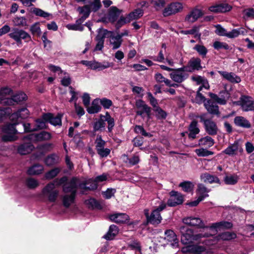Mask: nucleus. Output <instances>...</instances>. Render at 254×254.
I'll list each match as a JSON object with an SVG mask.
<instances>
[{
    "label": "nucleus",
    "instance_id": "f257e3e1",
    "mask_svg": "<svg viewBox=\"0 0 254 254\" xmlns=\"http://www.w3.org/2000/svg\"><path fill=\"white\" fill-rule=\"evenodd\" d=\"M179 231L182 235L181 242L184 244H189L202 237H208L210 235V234L207 233L194 235L193 231L186 226H180L179 227Z\"/></svg>",
    "mask_w": 254,
    "mask_h": 254
},
{
    "label": "nucleus",
    "instance_id": "f03ea898",
    "mask_svg": "<svg viewBox=\"0 0 254 254\" xmlns=\"http://www.w3.org/2000/svg\"><path fill=\"white\" fill-rule=\"evenodd\" d=\"M159 206L152 211L149 216L148 210H145V215L148 222L152 224H158L161 222L162 217L160 212L164 210L166 207V204L162 200H158Z\"/></svg>",
    "mask_w": 254,
    "mask_h": 254
},
{
    "label": "nucleus",
    "instance_id": "7ed1b4c3",
    "mask_svg": "<svg viewBox=\"0 0 254 254\" xmlns=\"http://www.w3.org/2000/svg\"><path fill=\"white\" fill-rule=\"evenodd\" d=\"M8 36L16 43L18 46L22 45V40L25 42H28L31 40L30 35L27 32L18 28H13Z\"/></svg>",
    "mask_w": 254,
    "mask_h": 254
},
{
    "label": "nucleus",
    "instance_id": "20e7f679",
    "mask_svg": "<svg viewBox=\"0 0 254 254\" xmlns=\"http://www.w3.org/2000/svg\"><path fill=\"white\" fill-rule=\"evenodd\" d=\"M107 175L103 174L97 176L95 180L92 179H88L81 183H80L79 187L80 189L87 190H94L97 188V183L102 182L107 180Z\"/></svg>",
    "mask_w": 254,
    "mask_h": 254
},
{
    "label": "nucleus",
    "instance_id": "39448f33",
    "mask_svg": "<svg viewBox=\"0 0 254 254\" xmlns=\"http://www.w3.org/2000/svg\"><path fill=\"white\" fill-rule=\"evenodd\" d=\"M59 194V190L56 189L55 183L47 184L42 190L41 195L47 198L50 202H55Z\"/></svg>",
    "mask_w": 254,
    "mask_h": 254
},
{
    "label": "nucleus",
    "instance_id": "423d86ee",
    "mask_svg": "<svg viewBox=\"0 0 254 254\" xmlns=\"http://www.w3.org/2000/svg\"><path fill=\"white\" fill-rule=\"evenodd\" d=\"M16 125H18V124L14 123L13 124H7L3 127L2 131L5 133L1 137L3 141H10L15 140L14 135L17 133H21L16 128Z\"/></svg>",
    "mask_w": 254,
    "mask_h": 254
},
{
    "label": "nucleus",
    "instance_id": "0eeeda50",
    "mask_svg": "<svg viewBox=\"0 0 254 254\" xmlns=\"http://www.w3.org/2000/svg\"><path fill=\"white\" fill-rule=\"evenodd\" d=\"M171 79L177 83H181L188 77L186 69L184 66L177 69H173V72L170 74Z\"/></svg>",
    "mask_w": 254,
    "mask_h": 254
},
{
    "label": "nucleus",
    "instance_id": "6e6552de",
    "mask_svg": "<svg viewBox=\"0 0 254 254\" xmlns=\"http://www.w3.org/2000/svg\"><path fill=\"white\" fill-rule=\"evenodd\" d=\"M183 9V4L179 2H172L168 5L163 11V15L167 17L180 12Z\"/></svg>",
    "mask_w": 254,
    "mask_h": 254
},
{
    "label": "nucleus",
    "instance_id": "1a4fd4ad",
    "mask_svg": "<svg viewBox=\"0 0 254 254\" xmlns=\"http://www.w3.org/2000/svg\"><path fill=\"white\" fill-rule=\"evenodd\" d=\"M224 88V90L220 92L219 96L212 93H209V96L217 103L220 105H225L230 97V93L226 90V85H225Z\"/></svg>",
    "mask_w": 254,
    "mask_h": 254
},
{
    "label": "nucleus",
    "instance_id": "9d476101",
    "mask_svg": "<svg viewBox=\"0 0 254 254\" xmlns=\"http://www.w3.org/2000/svg\"><path fill=\"white\" fill-rule=\"evenodd\" d=\"M107 34H110V33L108 32V30L104 29H100L99 30L98 35L95 38L97 44L94 49V52L102 50L104 47V39Z\"/></svg>",
    "mask_w": 254,
    "mask_h": 254
},
{
    "label": "nucleus",
    "instance_id": "9b49d317",
    "mask_svg": "<svg viewBox=\"0 0 254 254\" xmlns=\"http://www.w3.org/2000/svg\"><path fill=\"white\" fill-rule=\"evenodd\" d=\"M143 10L140 8H137L131 12L126 17H121L119 20V22L122 23L123 24L128 23L131 21L139 18L143 15Z\"/></svg>",
    "mask_w": 254,
    "mask_h": 254
},
{
    "label": "nucleus",
    "instance_id": "f8f14e48",
    "mask_svg": "<svg viewBox=\"0 0 254 254\" xmlns=\"http://www.w3.org/2000/svg\"><path fill=\"white\" fill-rule=\"evenodd\" d=\"M204 13L202 10L196 6L192 9L185 17V21L189 23H193L202 17Z\"/></svg>",
    "mask_w": 254,
    "mask_h": 254
},
{
    "label": "nucleus",
    "instance_id": "ddd939ff",
    "mask_svg": "<svg viewBox=\"0 0 254 254\" xmlns=\"http://www.w3.org/2000/svg\"><path fill=\"white\" fill-rule=\"evenodd\" d=\"M79 184L78 179L73 178L69 182L64 185L63 191L65 193H76L77 189Z\"/></svg>",
    "mask_w": 254,
    "mask_h": 254
},
{
    "label": "nucleus",
    "instance_id": "4468645a",
    "mask_svg": "<svg viewBox=\"0 0 254 254\" xmlns=\"http://www.w3.org/2000/svg\"><path fill=\"white\" fill-rule=\"evenodd\" d=\"M187 72H192L195 70H198L202 68L201 60L199 58H192L189 61L187 65L184 66Z\"/></svg>",
    "mask_w": 254,
    "mask_h": 254
},
{
    "label": "nucleus",
    "instance_id": "2eb2a0df",
    "mask_svg": "<svg viewBox=\"0 0 254 254\" xmlns=\"http://www.w3.org/2000/svg\"><path fill=\"white\" fill-rule=\"evenodd\" d=\"M183 222L187 225L196 227L197 228H205V225L203 221L197 217H188L183 219Z\"/></svg>",
    "mask_w": 254,
    "mask_h": 254
},
{
    "label": "nucleus",
    "instance_id": "dca6fc26",
    "mask_svg": "<svg viewBox=\"0 0 254 254\" xmlns=\"http://www.w3.org/2000/svg\"><path fill=\"white\" fill-rule=\"evenodd\" d=\"M183 196L177 191H172L170 192V198L168 200V205L170 206H175L182 204L183 202Z\"/></svg>",
    "mask_w": 254,
    "mask_h": 254
},
{
    "label": "nucleus",
    "instance_id": "f3484780",
    "mask_svg": "<svg viewBox=\"0 0 254 254\" xmlns=\"http://www.w3.org/2000/svg\"><path fill=\"white\" fill-rule=\"evenodd\" d=\"M135 106L138 109L136 111L137 115L142 116L143 114L146 113L148 117H149L151 108L144 101L141 100H137L135 103Z\"/></svg>",
    "mask_w": 254,
    "mask_h": 254
},
{
    "label": "nucleus",
    "instance_id": "a211bd4d",
    "mask_svg": "<svg viewBox=\"0 0 254 254\" xmlns=\"http://www.w3.org/2000/svg\"><path fill=\"white\" fill-rule=\"evenodd\" d=\"M239 102L244 111H252L254 109V102L250 97L242 96Z\"/></svg>",
    "mask_w": 254,
    "mask_h": 254
},
{
    "label": "nucleus",
    "instance_id": "6ab92c4d",
    "mask_svg": "<svg viewBox=\"0 0 254 254\" xmlns=\"http://www.w3.org/2000/svg\"><path fill=\"white\" fill-rule=\"evenodd\" d=\"M43 119L54 126L62 125V115L60 114L54 116L51 113L44 114L43 115Z\"/></svg>",
    "mask_w": 254,
    "mask_h": 254
},
{
    "label": "nucleus",
    "instance_id": "aec40b11",
    "mask_svg": "<svg viewBox=\"0 0 254 254\" xmlns=\"http://www.w3.org/2000/svg\"><path fill=\"white\" fill-rule=\"evenodd\" d=\"M26 95L22 92L17 93L13 96L11 98H8L6 96L4 104L7 105H14V103H18L26 99Z\"/></svg>",
    "mask_w": 254,
    "mask_h": 254
},
{
    "label": "nucleus",
    "instance_id": "412c9836",
    "mask_svg": "<svg viewBox=\"0 0 254 254\" xmlns=\"http://www.w3.org/2000/svg\"><path fill=\"white\" fill-rule=\"evenodd\" d=\"M108 32L110 33L109 35L107 34L106 35V37L110 38V43L113 46V50H116L119 48L122 43L123 40L121 38V37H119L118 35L115 36L114 35V33L112 31H108Z\"/></svg>",
    "mask_w": 254,
    "mask_h": 254
},
{
    "label": "nucleus",
    "instance_id": "4be33fe9",
    "mask_svg": "<svg viewBox=\"0 0 254 254\" xmlns=\"http://www.w3.org/2000/svg\"><path fill=\"white\" fill-rule=\"evenodd\" d=\"M232 6L226 3H221L209 7V10L213 12H226L232 9Z\"/></svg>",
    "mask_w": 254,
    "mask_h": 254
},
{
    "label": "nucleus",
    "instance_id": "5701e85b",
    "mask_svg": "<svg viewBox=\"0 0 254 254\" xmlns=\"http://www.w3.org/2000/svg\"><path fill=\"white\" fill-rule=\"evenodd\" d=\"M29 112L26 108L19 109L16 112L14 113L10 116V119L13 122H16L19 119H24L29 116Z\"/></svg>",
    "mask_w": 254,
    "mask_h": 254
},
{
    "label": "nucleus",
    "instance_id": "b1692460",
    "mask_svg": "<svg viewBox=\"0 0 254 254\" xmlns=\"http://www.w3.org/2000/svg\"><path fill=\"white\" fill-rule=\"evenodd\" d=\"M109 218L116 223H125L128 221L129 217L126 213H119L110 215Z\"/></svg>",
    "mask_w": 254,
    "mask_h": 254
},
{
    "label": "nucleus",
    "instance_id": "393cba45",
    "mask_svg": "<svg viewBox=\"0 0 254 254\" xmlns=\"http://www.w3.org/2000/svg\"><path fill=\"white\" fill-rule=\"evenodd\" d=\"M219 73L224 78L232 83H239L241 81L240 78L233 72H228L224 71H219Z\"/></svg>",
    "mask_w": 254,
    "mask_h": 254
},
{
    "label": "nucleus",
    "instance_id": "a878e982",
    "mask_svg": "<svg viewBox=\"0 0 254 254\" xmlns=\"http://www.w3.org/2000/svg\"><path fill=\"white\" fill-rule=\"evenodd\" d=\"M204 128L206 132L211 135H214L217 134L218 128L216 123L212 120L206 121L205 123Z\"/></svg>",
    "mask_w": 254,
    "mask_h": 254
},
{
    "label": "nucleus",
    "instance_id": "bb28decb",
    "mask_svg": "<svg viewBox=\"0 0 254 254\" xmlns=\"http://www.w3.org/2000/svg\"><path fill=\"white\" fill-rule=\"evenodd\" d=\"M34 148V146L31 142L24 143L17 148V152L21 155H26L30 153Z\"/></svg>",
    "mask_w": 254,
    "mask_h": 254
},
{
    "label": "nucleus",
    "instance_id": "cd10ccee",
    "mask_svg": "<svg viewBox=\"0 0 254 254\" xmlns=\"http://www.w3.org/2000/svg\"><path fill=\"white\" fill-rule=\"evenodd\" d=\"M204 106L210 114L213 115L219 114L218 106L211 100H207L206 102H204Z\"/></svg>",
    "mask_w": 254,
    "mask_h": 254
},
{
    "label": "nucleus",
    "instance_id": "c85d7f7f",
    "mask_svg": "<svg viewBox=\"0 0 254 254\" xmlns=\"http://www.w3.org/2000/svg\"><path fill=\"white\" fill-rule=\"evenodd\" d=\"M101 110V106L100 103V99H95L91 103L90 106H88L87 108V111L89 114H93L97 113Z\"/></svg>",
    "mask_w": 254,
    "mask_h": 254
},
{
    "label": "nucleus",
    "instance_id": "c756f323",
    "mask_svg": "<svg viewBox=\"0 0 254 254\" xmlns=\"http://www.w3.org/2000/svg\"><path fill=\"white\" fill-rule=\"evenodd\" d=\"M189 137L191 139L195 138L196 135L199 132L197 122L196 121H193L190 123L189 127Z\"/></svg>",
    "mask_w": 254,
    "mask_h": 254
},
{
    "label": "nucleus",
    "instance_id": "7c9ffc66",
    "mask_svg": "<svg viewBox=\"0 0 254 254\" xmlns=\"http://www.w3.org/2000/svg\"><path fill=\"white\" fill-rule=\"evenodd\" d=\"M44 171V167L39 164H35L27 170V173L30 175H38Z\"/></svg>",
    "mask_w": 254,
    "mask_h": 254
},
{
    "label": "nucleus",
    "instance_id": "2f4dec72",
    "mask_svg": "<svg viewBox=\"0 0 254 254\" xmlns=\"http://www.w3.org/2000/svg\"><path fill=\"white\" fill-rule=\"evenodd\" d=\"M106 123L104 122V115H100V118L96 119L93 123V127L94 132L105 129Z\"/></svg>",
    "mask_w": 254,
    "mask_h": 254
},
{
    "label": "nucleus",
    "instance_id": "473e14b6",
    "mask_svg": "<svg viewBox=\"0 0 254 254\" xmlns=\"http://www.w3.org/2000/svg\"><path fill=\"white\" fill-rule=\"evenodd\" d=\"M200 179L204 183L210 184L215 183L220 184V180L217 177L210 175L207 173L201 174L200 176Z\"/></svg>",
    "mask_w": 254,
    "mask_h": 254
},
{
    "label": "nucleus",
    "instance_id": "72a5a7b5",
    "mask_svg": "<svg viewBox=\"0 0 254 254\" xmlns=\"http://www.w3.org/2000/svg\"><path fill=\"white\" fill-rule=\"evenodd\" d=\"M234 123L237 126L244 127L250 128L251 124L246 118L242 116H237L234 119Z\"/></svg>",
    "mask_w": 254,
    "mask_h": 254
},
{
    "label": "nucleus",
    "instance_id": "f704fd0d",
    "mask_svg": "<svg viewBox=\"0 0 254 254\" xmlns=\"http://www.w3.org/2000/svg\"><path fill=\"white\" fill-rule=\"evenodd\" d=\"M232 227V224L228 221H221L212 223L209 228L211 229L220 230L222 229H229Z\"/></svg>",
    "mask_w": 254,
    "mask_h": 254
},
{
    "label": "nucleus",
    "instance_id": "c9c22d12",
    "mask_svg": "<svg viewBox=\"0 0 254 254\" xmlns=\"http://www.w3.org/2000/svg\"><path fill=\"white\" fill-rule=\"evenodd\" d=\"M118 227L115 225H112L110 226L108 233L104 236V238L108 240H112L118 234Z\"/></svg>",
    "mask_w": 254,
    "mask_h": 254
},
{
    "label": "nucleus",
    "instance_id": "e433bc0d",
    "mask_svg": "<svg viewBox=\"0 0 254 254\" xmlns=\"http://www.w3.org/2000/svg\"><path fill=\"white\" fill-rule=\"evenodd\" d=\"M198 144L199 145L209 148L214 145V140L210 136H206L199 140Z\"/></svg>",
    "mask_w": 254,
    "mask_h": 254
},
{
    "label": "nucleus",
    "instance_id": "4c0bfd02",
    "mask_svg": "<svg viewBox=\"0 0 254 254\" xmlns=\"http://www.w3.org/2000/svg\"><path fill=\"white\" fill-rule=\"evenodd\" d=\"M76 193L65 194L63 196V203L64 207H68L73 203Z\"/></svg>",
    "mask_w": 254,
    "mask_h": 254
},
{
    "label": "nucleus",
    "instance_id": "58836bf2",
    "mask_svg": "<svg viewBox=\"0 0 254 254\" xmlns=\"http://www.w3.org/2000/svg\"><path fill=\"white\" fill-rule=\"evenodd\" d=\"M44 162L46 165L52 166L59 162V157L56 154H52L45 158Z\"/></svg>",
    "mask_w": 254,
    "mask_h": 254
},
{
    "label": "nucleus",
    "instance_id": "ea45409f",
    "mask_svg": "<svg viewBox=\"0 0 254 254\" xmlns=\"http://www.w3.org/2000/svg\"><path fill=\"white\" fill-rule=\"evenodd\" d=\"M120 11L118 8L115 6H112L109 9V19L110 21L113 22L115 21L120 14Z\"/></svg>",
    "mask_w": 254,
    "mask_h": 254
},
{
    "label": "nucleus",
    "instance_id": "a19ab883",
    "mask_svg": "<svg viewBox=\"0 0 254 254\" xmlns=\"http://www.w3.org/2000/svg\"><path fill=\"white\" fill-rule=\"evenodd\" d=\"M165 237L164 238V240H166L168 242H173L172 244V245H174V244L177 243V236L175 234V233L171 230H168L165 232Z\"/></svg>",
    "mask_w": 254,
    "mask_h": 254
},
{
    "label": "nucleus",
    "instance_id": "79ce46f5",
    "mask_svg": "<svg viewBox=\"0 0 254 254\" xmlns=\"http://www.w3.org/2000/svg\"><path fill=\"white\" fill-rule=\"evenodd\" d=\"M239 177L236 175H226L224 178V181L227 185H234L237 183Z\"/></svg>",
    "mask_w": 254,
    "mask_h": 254
},
{
    "label": "nucleus",
    "instance_id": "37998d69",
    "mask_svg": "<svg viewBox=\"0 0 254 254\" xmlns=\"http://www.w3.org/2000/svg\"><path fill=\"white\" fill-rule=\"evenodd\" d=\"M35 137L38 141L48 140L52 138V135L49 132L43 131L35 134Z\"/></svg>",
    "mask_w": 254,
    "mask_h": 254
},
{
    "label": "nucleus",
    "instance_id": "c03bdc74",
    "mask_svg": "<svg viewBox=\"0 0 254 254\" xmlns=\"http://www.w3.org/2000/svg\"><path fill=\"white\" fill-rule=\"evenodd\" d=\"M197 187L198 188L196 192L199 197L203 196V199L205 197L208 196L207 193L209 192V190L203 184H199Z\"/></svg>",
    "mask_w": 254,
    "mask_h": 254
},
{
    "label": "nucleus",
    "instance_id": "a18cd8bd",
    "mask_svg": "<svg viewBox=\"0 0 254 254\" xmlns=\"http://www.w3.org/2000/svg\"><path fill=\"white\" fill-rule=\"evenodd\" d=\"M236 237V235L235 233L227 232H224V233H222L221 234L219 235L217 237V240L228 241V240H230L235 239Z\"/></svg>",
    "mask_w": 254,
    "mask_h": 254
},
{
    "label": "nucleus",
    "instance_id": "49530a36",
    "mask_svg": "<svg viewBox=\"0 0 254 254\" xmlns=\"http://www.w3.org/2000/svg\"><path fill=\"white\" fill-rule=\"evenodd\" d=\"M11 90L7 87L0 89V103L4 104L6 96L11 94Z\"/></svg>",
    "mask_w": 254,
    "mask_h": 254
},
{
    "label": "nucleus",
    "instance_id": "de8ad7c7",
    "mask_svg": "<svg viewBox=\"0 0 254 254\" xmlns=\"http://www.w3.org/2000/svg\"><path fill=\"white\" fill-rule=\"evenodd\" d=\"M149 2L157 11L162 9L165 3L164 0H149Z\"/></svg>",
    "mask_w": 254,
    "mask_h": 254
},
{
    "label": "nucleus",
    "instance_id": "09e8293b",
    "mask_svg": "<svg viewBox=\"0 0 254 254\" xmlns=\"http://www.w3.org/2000/svg\"><path fill=\"white\" fill-rule=\"evenodd\" d=\"M104 122L108 123V129L109 132H111L115 126L114 119L111 117L108 112H106V115L104 116Z\"/></svg>",
    "mask_w": 254,
    "mask_h": 254
},
{
    "label": "nucleus",
    "instance_id": "8fccbe9b",
    "mask_svg": "<svg viewBox=\"0 0 254 254\" xmlns=\"http://www.w3.org/2000/svg\"><path fill=\"white\" fill-rule=\"evenodd\" d=\"M245 33V29L243 28H240L238 29H234L231 31L228 32L226 34V37L229 38H234L238 37L241 34H243Z\"/></svg>",
    "mask_w": 254,
    "mask_h": 254
},
{
    "label": "nucleus",
    "instance_id": "3c124183",
    "mask_svg": "<svg viewBox=\"0 0 254 254\" xmlns=\"http://www.w3.org/2000/svg\"><path fill=\"white\" fill-rule=\"evenodd\" d=\"M193 49L197 51L198 54L203 58L206 57L208 52L207 49L203 45L199 44L195 45Z\"/></svg>",
    "mask_w": 254,
    "mask_h": 254
},
{
    "label": "nucleus",
    "instance_id": "603ef678",
    "mask_svg": "<svg viewBox=\"0 0 254 254\" xmlns=\"http://www.w3.org/2000/svg\"><path fill=\"white\" fill-rule=\"evenodd\" d=\"M13 24L16 26H25L27 25V20L24 17H15L12 20Z\"/></svg>",
    "mask_w": 254,
    "mask_h": 254
},
{
    "label": "nucleus",
    "instance_id": "864d4df0",
    "mask_svg": "<svg viewBox=\"0 0 254 254\" xmlns=\"http://www.w3.org/2000/svg\"><path fill=\"white\" fill-rule=\"evenodd\" d=\"M238 143H234L229 145L222 152L229 155H233L235 154V152L238 150Z\"/></svg>",
    "mask_w": 254,
    "mask_h": 254
},
{
    "label": "nucleus",
    "instance_id": "5fc2aeb1",
    "mask_svg": "<svg viewBox=\"0 0 254 254\" xmlns=\"http://www.w3.org/2000/svg\"><path fill=\"white\" fill-rule=\"evenodd\" d=\"M179 186L184 191L190 192L192 190L194 185L190 182L186 181L180 183Z\"/></svg>",
    "mask_w": 254,
    "mask_h": 254
},
{
    "label": "nucleus",
    "instance_id": "6e6d98bb",
    "mask_svg": "<svg viewBox=\"0 0 254 254\" xmlns=\"http://www.w3.org/2000/svg\"><path fill=\"white\" fill-rule=\"evenodd\" d=\"M202 87L200 86L197 91L195 98L194 99L195 102L198 104H200L202 103L204 104V102H206L207 100H206L204 96L202 95L201 93H200V91L202 90Z\"/></svg>",
    "mask_w": 254,
    "mask_h": 254
},
{
    "label": "nucleus",
    "instance_id": "4d7b16f0",
    "mask_svg": "<svg viewBox=\"0 0 254 254\" xmlns=\"http://www.w3.org/2000/svg\"><path fill=\"white\" fill-rule=\"evenodd\" d=\"M26 185L28 188L34 189L39 186V183L34 178H29L26 181Z\"/></svg>",
    "mask_w": 254,
    "mask_h": 254
},
{
    "label": "nucleus",
    "instance_id": "13d9d810",
    "mask_svg": "<svg viewBox=\"0 0 254 254\" xmlns=\"http://www.w3.org/2000/svg\"><path fill=\"white\" fill-rule=\"evenodd\" d=\"M47 122H48V121H46L43 119V116H42V118L37 119L35 121L34 126L35 128L36 129V131L46 128V123Z\"/></svg>",
    "mask_w": 254,
    "mask_h": 254
},
{
    "label": "nucleus",
    "instance_id": "bf43d9fd",
    "mask_svg": "<svg viewBox=\"0 0 254 254\" xmlns=\"http://www.w3.org/2000/svg\"><path fill=\"white\" fill-rule=\"evenodd\" d=\"M196 154L200 157H206L214 154V152L204 148L196 149L195 150Z\"/></svg>",
    "mask_w": 254,
    "mask_h": 254
},
{
    "label": "nucleus",
    "instance_id": "052dcab7",
    "mask_svg": "<svg viewBox=\"0 0 254 254\" xmlns=\"http://www.w3.org/2000/svg\"><path fill=\"white\" fill-rule=\"evenodd\" d=\"M60 169L55 168L46 173L45 177L46 179H52L55 177L60 173Z\"/></svg>",
    "mask_w": 254,
    "mask_h": 254
},
{
    "label": "nucleus",
    "instance_id": "680f3d73",
    "mask_svg": "<svg viewBox=\"0 0 254 254\" xmlns=\"http://www.w3.org/2000/svg\"><path fill=\"white\" fill-rule=\"evenodd\" d=\"M213 47L215 49L219 50L220 49L229 50V46L226 43L221 42L219 41H215L213 43Z\"/></svg>",
    "mask_w": 254,
    "mask_h": 254
},
{
    "label": "nucleus",
    "instance_id": "e2e57ef3",
    "mask_svg": "<svg viewBox=\"0 0 254 254\" xmlns=\"http://www.w3.org/2000/svg\"><path fill=\"white\" fill-rule=\"evenodd\" d=\"M156 116L158 119H164L167 116L166 112L159 107L154 109Z\"/></svg>",
    "mask_w": 254,
    "mask_h": 254
},
{
    "label": "nucleus",
    "instance_id": "0e129e2a",
    "mask_svg": "<svg viewBox=\"0 0 254 254\" xmlns=\"http://www.w3.org/2000/svg\"><path fill=\"white\" fill-rule=\"evenodd\" d=\"M33 11L36 15L39 16L44 18H47L51 15L50 13L45 12L43 10L38 8H35Z\"/></svg>",
    "mask_w": 254,
    "mask_h": 254
},
{
    "label": "nucleus",
    "instance_id": "69168bd1",
    "mask_svg": "<svg viewBox=\"0 0 254 254\" xmlns=\"http://www.w3.org/2000/svg\"><path fill=\"white\" fill-rule=\"evenodd\" d=\"M66 27L68 30L80 31H82L83 30V26L82 25H80L76 21V23L74 24H67Z\"/></svg>",
    "mask_w": 254,
    "mask_h": 254
},
{
    "label": "nucleus",
    "instance_id": "338daca9",
    "mask_svg": "<svg viewBox=\"0 0 254 254\" xmlns=\"http://www.w3.org/2000/svg\"><path fill=\"white\" fill-rule=\"evenodd\" d=\"M78 11L80 14L88 17L91 10L89 6L88 5H86L83 7H78Z\"/></svg>",
    "mask_w": 254,
    "mask_h": 254
},
{
    "label": "nucleus",
    "instance_id": "774afa93",
    "mask_svg": "<svg viewBox=\"0 0 254 254\" xmlns=\"http://www.w3.org/2000/svg\"><path fill=\"white\" fill-rule=\"evenodd\" d=\"M91 11H96L101 7L100 0H94L90 5H88Z\"/></svg>",
    "mask_w": 254,
    "mask_h": 254
}]
</instances>
